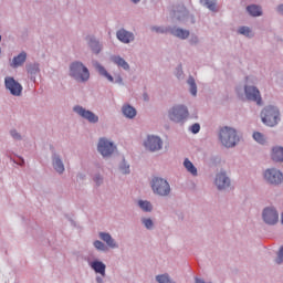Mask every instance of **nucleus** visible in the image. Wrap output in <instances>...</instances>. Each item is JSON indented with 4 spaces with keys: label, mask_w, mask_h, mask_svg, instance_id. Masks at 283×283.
<instances>
[{
    "label": "nucleus",
    "mask_w": 283,
    "mask_h": 283,
    "mask_svg": "<svg viewBox=\"0 0 283 283\" xmlns=\"http://www.w3.org/2000/svg\"><path fill=\"white\" fill-rule=\"evenodd\" d=\"M272 160L275 163H283V148L282 147H274L272 149Z\"/></svg>",
    "instance_id": "nucleus-16"
},
{
    "label": "nucleus",
    "mask_w": 283,
    "mask_h": 283,
    "mask_svg": "<svg viewBox=\"0 0 283 283\" xmlns=\"http://www.w3.org/2000/svg\"><path fill=\"white\" fill-rule=\"evenodd\" d=\"M153 30H155V32H163L160 28H156V27H154Z\"/></svg>",
    "instance_id": "nucleus-42"
},
{
    "label": "nucleus",
    "mask_w": 283,
    "mask_h": 283,
    "mask_svg": "<svg viewBox=\"0 0 283 283\" xmlns=\"http://www.w3.org/2000/svg\"><path fill=\"white\" fill-rule=\"evenodd\" d=\"M209 10H216V0H200Z\"/></svg>",
    "instance_id": "nucleus-30"
},
{
    "label": "nucleus",
    "mask_w": 283,
    "mask_h": 283,
    "mask_svg": "<svg viewBox=\"0 0 283 283\" xmlns=\"http://www.w3.org/2000/svg\"><path fill=\"white\" fill-rule=\"evenodd\" d=\"M11 136H12V138H15L17 140H19V138H21V135H19V133H17V130H11Z\"/></svg>",
    "instance_id": "nucleus-37"
},
{
    "label": "nucleus",
    "mask_w": 283,
    "mask_h": 283,
    "mask_svg": "<svg viewBox=\"0 0 283 283\" xmlns=\"http://www.w3.org/2000/svg\"><path fill=\"white\" fill-rule=\"evenodd\" d=\"M174 36H178V39H188L189 38V31L182 30V29H175L171 31Z\"/></svg>",
    "instance_id": "nucleus-24"
},
{
    "label": "nucleus",
    "mask_w": 283,
    "mask_h": 283,
    "mask_svg": "<svg viewBox=\"0 0 283 283\" xmlns=\"http://www.w3.org/2000/svg\"><path fill=\"white\" fill-rule=\"evenodd\" d=\"M4 85L13 96H21V92H23V86H21L14 77H6Z\"/></svg>",
    "instance_id": "nucleus-8"
},
{
    "label": "nucleus",
    "mask_w": 283,
    "mask_h": 283,
    "mask_svg": "<svg viewBox=\"0 0 283 283\" xmlns=\"http://www.w3.org/2000/svg\"><path fill=\"white\" fill-rule=\"evenodd\" d=\"M140 209H143V211H151V203L149 201H143L140 200L138 202Z\"/></svg>",
    "instance_id": "nucleus-29"
},
{
    "label": "nucleus",
    "mask_w": 283,
    "mask_h": 283,
    "mask_svg": "<svg viewBox=\"0 0 283 283\" xmlns=\"http://www.w3.org/2000/svg\"><path fill=\"white\" fill-rule=\"evenodd\" d=\"M214 185H217L218 189H227L229 185H231V180L227 177V172H219L216 177Z\"/></svg>",
    "instance_id": "nucleus-13"
},
{
    "label": "nucleus",
    "mask_w": 283,
    "mask_h": 283,
    "mask_svg": "<svg viewBox=\"0 0 283 283\" xmlns=\"http://www.w3.org/2000/svg\"><path fill=\"white\" fill-rule=\"evenodd\" d=\"M53 167L57 174H63L65 171V166L63 165V161H61V158L54 157L53 159Z\"/></svg>",
    "instance_id": "nucleus-22"
},
{
    "label": "nucleus",
    "mask_w": 283,
    "mask_h": 283,
    "mask_svg": "<svg viewBox=\"0 0 283 283\" xmlns=\"http://www.w3.org/2000/svg\"><path fill=\"white\" fill-rule=\"evenodd\" d=\"M96 280H97L98 283H103V279L97 277Z\"/></svg>",
    "instance_id": "nucleus-43"
},
{
    "label": "nucleus",
    "mask_w": 283,
    "mask_h": 283,
    "mask_svg": "<svg viewBox=\"0 0 283 283\" xmlns=\"http://www.w3.org/2000/svg\"><path fill=\"white\" fill-rule=\"evenodd\" d=\"M184 166L187 171H189V174H191L192 176H198V169L196 168V166H193V163H191V160L185 159Z\"/></svg>",
    "instance_id": "nucleus-20"
},
{
    "label": "nucleus",
    "mask_w": 283,
    "mask_h": 283,
    "mask_svg": "<svg viewBox=\"0 0 283 283\" xmlns=\"http://www.w3.org/2000/svg\"><path fill=\"white\" fill-rule=\"evenodd\" d=\"M123 114L126 118H134L136 116V108L130 105H125L123 107Z\"/></svg>",
    "instance_id": "nucleus-21"
},
{
    "label": "nucleus",
    "mask_w": 283,
    "mask_h": 283,
    "mask_svg": "<svg viewBox=\"0 0 283 283\" xmlns=\"http://www.w3.org/2000/svg\"><path fill=\"white\" fill-rule=\"evenodd\" d=\"M0 41H1V35H0Z\"/></svg>",
    "instance_id": "nucleus-47"
},
{
    "label": "nucleus",
    "mask_w": 283,
    "mask_h": 283,
    "mask_svg": "<svg viewBox=\"0 0 283 283\" xmlns=\"http://www.w3.org/2000/svg\"><path fill=\"white\" fill-rule=\"evenodd\" d=\"M143 224L146 229H154V221L151 219H143Z\"/></svg>",
    "instance_id": "nucleus-34"
},
{
    "label": "nucleus",
    "mask_w": 283,
    "mask_h": 283,
    "mask_svg": "<svg viewBox=\"0 0 283 283\" xmlns=\"http://www.w3.org/2000/svg\"><path fill=\"white\" fill-rule=\"evenodd\" d=\"M71 75H73L76 81H88L90 70L83 65L81 62H74L71 64Z\"/></svg>",
    "instance_id": "nucleus-3"
},
{
    "label": "nucleus",
    "mask_w": 283,
    "mask_h": 283,
    "mask_svg": "<svg viewBox=\"0 0 283 283\" xmlns=\"http://www.w3.org/2000/svg\"><path fill=\"white\" fill-rule=\"evenodd\" d=\"M188 85H190V93L192 94V96H196L198 94V86L196 85V80H193V77H189Z\"/></svg>",
    "instance_id": "nucleus-27"
},
{
    "label": "nucleus",
    "mask_w": 283,
    "mask_h": 283,
    "mask_svg": "<svg viewBox=\"0 0 283 283\" xmlns=\"http://www.w3.org/2000/svg\"><path fill=\"white\" fill-rule=\"evenodd\" d=\"M94 247H95V249H97L98 251H105V243H104V242L95 241V242H94Z\"/></svg>",
    "instance_id": "nucleus-35"
},
{
    "label": "nucleus",
    "mask_w": 283,
    "mask_h": 283,
    "mask_svg": "<svg viewBox=\"0 0 283 283\" xmlns=\"http://www.w3.org/2000/svg\"><path fill=\"white\" fill-rule=\"evenodd\" d=\"M94 180H95L96 185H101V182H103V178H101V176H96L94 178Z\"/></svg>",
    "instance_id": "nucleus-38"
},
{
    "label": "nucleus",
    "mask_w": 283,
    "mask_h": 283,
    "mask_svg": "<svg viewBox=\"0 0 283 283\" xmlns=\"http://www.w3.org/2000/svg\"><path fill=\"white\" fill-rule=\"evenodd\" d=\"M134 1V3H138V1H140V0H133Z\"/></svg>",
    "instance_id": "nucleus-44"
},
{
    "label": "nucleus",
    "mask_w": 283,
    "mask_h": 283,
    "mask_svg": "<svg viewBox=\"0 0 283 283\" xmlns=\"http://www.w3.org/2000/svg\"><path fill=\"white\" fill-rule=\"evenodd\" d=\"M0 54H1V49H0Z\"/></svg>",
    "instance_id": "nucleus-48"
},
{
    "label": "nucleus",
    "mask_w": 283,
    "mask_h": 283,
    "mask_svg": "<svg viewBox=\"0 0 283 283\" xmlns=\"http://www.w3.org/2000/svg\"><path fill=\"white\" fill-rule=\"evenodd\" d=\"M253 138L256 143H259L260 145H264L266 143V138L264 137V135L260 132H255L253 134Z\"/></svg>",
    "instance_id": "nucleus-28"
},
{
    "label": "nucleus",
    "mask_w": 283,
    "mask_h": 283,
    "mask_svg": "<svg viewBox=\"0 0 283 283\" xmlns=\"http://www.w3.org/2000/svg\"><path fill=\"white\" fill-rule=\"evenodd\" d=\"M245 96L248 101H253L254 103L262 105V96H260V90L255 86H245Z\"/></svg>",
    "instance_id": "nucleus-10"
},
{
    "label": "nucleus",
    "mask_w": 283,
    "mask_h": 283,
    "mask_svg": "<svg viewBox=\"0 0 283 283\" xmlns=\"http://www.w3.org/2000/svg\"><path fill=\"white\" fill-rule=\"evenodd\" d=\"M239 34H243V36H251V29H249V27H241L239 29Z\"/></svg>",
    "instance_id": "nucleus-31"
},
{
    "label": "nucleus",
    "mask_w": 283,
    "mask_h": 283,
    "mask_svg": "<svg viewBox=\"0 0 283 283\" xmlns=\"http://www.w3.org/2000/svg\"><path fill=\"white\" fill-rule=\"evenodd\" d=\"M88 45L93 50V52H95V54H98V52H101V44L95 39L91 38Z\"/></svg>",
    "instance_id": "nucleus-26"
},
{
    "label": "nucleus",
    "mask_w": 283,
    "mask_h": 283,
    "mask_svg": "<svg viewBox=\"0 0 283 283\" xmlns=\"http://www.w3.org/2000/svg\"><path fill=\"white\" fill-rule=\"evenodd\" d=\"M92 269L95 271V273H99L103 277H105V264L101 261H94L92 263Z\"/></svg>",
    "instance_id": "nucleus-18"
},
{
    "label": "nucleus",
    "mask_w": 283,
    "mask_h": 283,
    "mask_svg": "<svg viewBox=\"0 0 283 283\" xmlns=\"http://www.w3.org/2000/svg\"><path fill=\"white\" fill-rule=\"evenodd\" d=\"M114 149L116 146L106 138H101L97 145V151L102 154L104 157L112 156L114 154Z\"/></svg>",
    "instance_id": "nucleus-7"
},
{
    "label": "nucleus",
    "mask_w": 283,
    "mask_h": 283,
    "mask_svg": "<svg viewBox=\"0 0 283 283\" xmlns=\"http://www.w3.org/2000/svg\"><path fill=\"white\" fill-rule=\"evenodd\" d=\"M187 116H189V111L182 105L174 106L169 111V118L174 123H182Z\"/></svg>",
    "instance_id": "nucleus-5"
},
{
    "label": "nucleus",
    "mask_w": 283,
    "mask_h": 283,
    "mask_svg": "<svg viewBox=\"0 0 283 283\" xmlns=\"http://www.w3.org/2000/svg\"><path fill=\"white\" fill-rule=\"evenodd\" d=\"M117 39L122 41V43H132V41H134V34L126 30H119L117 32Z\"/></svg>",
    "instance_id": "nucleus-14"
},
{
    "label": "nucleus",
    "mask_w": 283,
    "mask_h": 283,
    "mask_svg": "<svg viewBox=\"0 0 283 283\" xmlns=\"http://www.w3.org/2000/svg\"><path fill=\"white\" fill-rule=\"evenodd\" d=\"M219 138L224 147H235V145H238V142L240 140V138L238 137V132L229 126L220 129Z\"/></svg>",
    "instance_id": "nucleus-1"
},
{
    "label": "nucleus",
    "mask_w": 283,
    "mask_h": 283,
    "mask_svg": "<svg viewBox=\"0 0 283 283\" xmlns=\"http://www.w3.org/2000/svg\"><path fill=\"white\" fill-rule=\"evenodd\" d=\"M247 11L251 17H262V8L255 4L248 6Z\"/></svg>",
    "instance_id": "nucleus-19"
},
{
    "label": "nucleus",
    "mask_w": 283,
    "mask_h": 283,
    "mask_svg": "<svg viewBox=\"0 0 283 283\" xmlns=\"http://www.w3.org/2000/svg\"><path fill=\"white\" fill-rule=\"evenodd\" d=\"M261 118L268 127H275L280 122V111L274 106H268L262 111Z\"/></svg>",
    "instance_id": "nucleus-2"
},
{
    "label": "nucleus",
    "mask_w": 283,
    "mask_h": 283,
    "mask_svg": "<svg viewBox=\"0 0 283 283\" xmlns=\"http://www.w3.org/2000/svg\"><path fill=\"white\" fill-rule=\"evenodd\" d=\"M277 12H280V14H283V4L277 7Z\"/></svg>",
    "instance_id": "nucleus-40"
},
{
    "label": "nucleus",
    "mask_w": 283,
    "mask_h": 283,
    "mask_svg": "<svg viewBox=\"0 0 283 283\" xmlns=\"http://www.w3.org/2000/svg\"><path fill=\"white\" fill-rule=\"evenodd\" d=\"M151 189L154 193H157V196H169V192L171 191L169 182L158 177L153 179Z\"/></svg>",
    "instance_id": "nucleus-4"
},
{
    "label": "nucleus",
    "mask_w": 283,
    "mask_h": 283,
    "mask_svg": "<svg viewBox=\"0 0 283 283\" xmlns=\"http://www.w3.org/2000/svg\"><path fill=\"white\" fill-rule=\"evenodd\" d=\"M29 74H36L39 72V65L38 64H31L28 66Z\"/></svg>",
    "instance_id": "nucleus-32"
},
{
    "label": "nucleus",
    "mask_w": 283,
    "mask_h": 283,
    "mask_svg": "<svg viewBox=\"0 0 283 283\" xmlns=\"http://www.w3.org/2000/svg\"><path fill=\"white\" fill-rule=\"evenodd\" d=\"M264 180L269 182L270 185H282L283 182V174L282 171L270 168L264 171Z\"/></svg>",
    "instance_id": "nucleus-6"
},
{
    "label": "nucleus",
    "mask_w": 283,
    "mask_h": 283,
    "mask_svg": "<svg viewBox=\"0 0 283 283\" xmlns=\"http://www.w3.org/2000/svg\"><path fill=\"white\" fill-rule=\"evenodd\" d=\"M144 145L149 151H159L163 149V139L157 136H148Z\"/></svg>",
    "instance_id": "nucleus-9"
},
{
    "label": "nucleus",
    "mask_w": 283,
    "mask_h": 283,
    "mask_svg": "<svg viewBox=\"0 0 283 283\" xmlns=\"http://www.w3.org/2000/svg\"><path fill=\"white\" fill-rule=\"evenodd\" d=\"M123 174H129V166L122 167Z\"/></svg>",
    "instance_id": "nucleus-39"
},
{
    "label": "nucleus",
    "mask_w": 283,
    "mask_h": 283,
    "mask_svg": "<svg viewBox=\"0 0 283 283\" xmlns=\"http://www.w3.org/2000/svg\"><path fill=\"white\" fill-rule=\"evenodd\" d=\"M281 220H282V224H283V213H282V218H281Z\"/></svg>",
    "instance_id": "nucleus-46"
},
{
    "label": "nucleus",
    "mask_w": 283,
    "mask_h": 283,
    "mask_svg": "<svg viewBox=\"0 0 283 283\" xmlns=\"http://www.w3.org/2000/svg\"><path fill=\"white\" fill-rule=\"evenodd\" d=\"M27 59H28V54L25 52L20 53L19 55L13 57L11 67H21V65L25 63Z\"/></svg>",
    "instance_id": "nucleus-15"
},
{
    "label": "nucleus",
    "mask_w": 283,
    "mask_h": 283,
    "mask_svg": "<svg viewBox=\"0 0 283 283\" xmlns=\"http://www.w3.org/2000/svg\"><path fill=\"white\" fill-rule=\"evenodd\" d=\"M276 264H282L283 262V245L280 248L277 252V258L275 259Z\"/></svg>",
    "instance_id": "nucleus-33"
},
{
    "label": "nucleus",
    "mask_w": 283,
    "mask_h": 283,
    "mask_svg": "<svg viewBox=\"0 0 283 283\" xmlns=\"http://www.w3.org/2000/svg\"><path fill=\"white\" fill-rule=\"evenodd\" d=\"M119 83H123V78H119Z\"/></svg>",
    "instance_id": "nucleus-45"
},
{
    "label": "nucleus",
    "mask_w": 283,
    "mask_h": 283,
    "mask_svg": "<svg viewBox=\"0 0 283 283\" xmlns=\"http://www.w3.org/2000/svg\"><path fill=\"white\" fill-rule=\"evenodd\" d=\"M277 210L273 208H266L263 211V220L266 224H276L279 220Z\"/></svg>",
    "instance_id": "nucleus-11"
},
{
    "label": "nucleus",
    "mask_w": 283,
    "mask_h": 283,
    "mask_svg": "<svg viewBox=\"0 0 283 283\" xmlns=\"http://www.w3.org/2000/svg\"><path fill=\"white\" fill-rule=\"evenodd\" d=\"M74 112L82 116V118H86L88 123H98V116H96L94 113L86 111L85 108L81 106H75Z\"/></svg>",
    "instance_id": "nucleus-12"
},
{
    "label": "nucleus",
    "mask_w": 283,
    "mask_h": 283,
    "mask_svg": "<svg viewBox=\"0 0 283 283\" xmlns=\"http://www.w3.org/2000/svg\"><path fill=\"white\" fill-rule=\"evenodd\" d=\"M181 74H182V66H179V69H178V78H180V76H181Z\"/></svg>",
    "instance_id": "nucleus-41"
},
{
    "label": "nucleus",
    "mask_w": 283,
    "mask_h": 283,
    "mask_svg": "<svg viewBox=\"0 0 283 283\" xmlns=\"http://www.w3.org/2000/svg\"><path fill=\"white\" fill-rule=\"evenodd\" d=\"M97 72L102 76H105V78H107V81H109L111 83H114V77L109 73H107V70H105V67H103L102 65H97Z\"/></svg>",
    "instance_id": "nucleus-25"
},
{
    "label": "nucleus",
    "mask_w": 283,
    "mask_h": 283,
    "mask_svg": "<svg viewBox=\"0 0 283 283\" xmlns=\"http://www.w3.org/2000/svg\"><path fill=\"white\" fill-rule=\"evenodd\" d=\"M190 132H192V134H198V132H200V124H193Z\"/></svg>",
    "instance_id": "nucleus-36"
},
{
    "label": "nucleus",
    "mask_w": 283,
    "mask_h": 283,
    "mask_svg": "<svg viewBox=\"0 0 283 283\" xmlns=\"http://www.w3.org/2000/svg\"><path fill=\"white\" fill-rule=\"evenodd\" d=\"M113 63H115L119 67H123V70H129V64H127V62L120 56H114Z\"/></svg>",
    "instance_id": "nucleus-23"
},
{
    "label": "nucleus",
    "mask_w": 283,
    "mask_h": 283,
    "mask_svg": "<svg viewBox=\"0 0 283 283\" xmlns=\"http://www.w3.org/2000/svg\"><path fill=\"white\" fill-rule=\"evenodd\" d=\"M99 238L101 240H103V242H106V244L111 247V249H116V241L112 239V235L109 233L101 232Z\"/></svg>",
    "instance_id": "nucleus-17"
}]
</instances>
